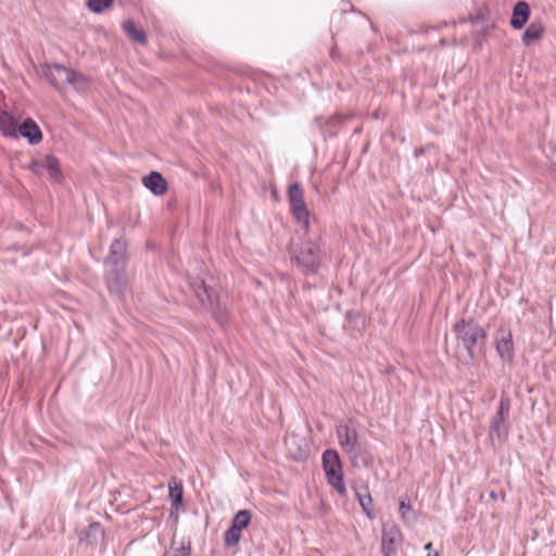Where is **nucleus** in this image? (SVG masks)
Segmentation results:
<instances>
[{"instance_id": "1", "label": "nucleus", "mask_w": 556, "mask_h": 556, "mask_svg": "<svg viewBox=\"0 0 556 556\" xmlns=\"http://www.w3.org/2000/svg\"><path fill=\"white\" fill-rule=\"evenodd\" d=\"M289 254L303 275H315L326 258V242L321 235L311 236L309 230H303L299 241H290Z\"/></svg>"}, {"instance_id": "2", "label": "nucleus", "mask_w": 556, "mask_h": 556, "mask_svg": "<svg viewBox=\"0 0 556 556\" xmlns=\"http://www.w3.org/2000/svg\"><path fill=\"white\" fill-rule=\"evenodd\" d=\"M452 330L455 334L457 346L463 348L471 361L483 353L488 333L475 318H463L456 321Z\"/></svg>"}, {"instance_id": "3", "label": "nucleus", "mask_w": 556, "mask_h": 556, "mask_svg": "<svg viewBox=\"0 0 556 556\" xmlns=\"http://www.w3.org/2000/svg\"><path fill=\"white\" fill-rule=\"evenodd\" d=\"M190 287L201 304L212 313L213 317L220 324L228 321L225 306L220 303L217 292L208 287L201 278L190 281Z\"/></svg>"}, {"instance_id": "4", "label": "nucleus", "mask_w": 556, "mask_h": 556, "mask_svg": "<svg viewBox=\"0 0 556 556\" xmlns=\"http://www.w3.org/2000/svg\"><path fill=\"white\" fill-rule=\"evenodd\" d=\"M290 213L303 230H309L311 212L304 198V190L300 182H292L287 191Z\"/></svg>"}, {"instance_id": "5", "label": "nucleus", "mask_w": 556, "mask_h": 556, "mask_svg": "<svg viewBox=\"0 0 556 556\" xmlns=\"http://www.w3.org/2000/svg\"><path fill=\"white\" fill-rule=\"evenodd\" d=\"M510 407V400L506 395H502L497 410L490 422L489 439L493 447H496V443H501L508 433Z\"/></svg>"}, {"instance_id": "6", "label": "nucleus", "mask_w": 556, "mask_h": 556, "mask_svg": "<svg viewBox=\"0 0 556 556\" xmlns=\"http://www.w3.org/2000/svg\"><path fill=\"white\" fill-rule=\"evenodd\" d=\"M323 467L327 482L341 495L346 488L343 481V469L339 454H323Z\"/></svg>"}, {"instance_id": "7", "label": "nucleus", "mask_w": 556, "mask_h": 556, "mask_svg": "<svg viewBox=\"0 0 556 556\" xmlns=\"http://www.w3.org/2000/svg\"><path fill=\"white\" fill-rule=\"evenodd\" d=\"M105 266L126 268L127 264V242L124 238L113 240L110 245V252L104 261Z\"/></svg>"}, {"instance_id": "8", "label": "nucleus", "mask_w": 556, "mask_h": 556, "mask_svg": "<svg viewBox=\"0 0 556 556\" xmlns=\"http://www.w3.org/2000/svg\"><path fill=\"white\" fill-rule=\"evenodd\" d=\"M45 77L54 88L61 89L71 83V79L74 77V71L55 63L48 66L45 71Z\"/></svg>"}, {"instance_id": "9", "label": "nucleus", "mask_w": 556, "mask_h": 556, "mask_svg": "<svg viewBox=\"0 0 556 556\" xmlns=\"http://www.w3.org/2000/svg\"><path fill=\"white\" fill-rule=\"evenodd\" d=\"M401 541L402 534L400 529L394 523H384L382 527L383 556H393Z\"/></svg>"}, {"instance_id": "10", "label": "nucleus", "mask_w": 556, "mask_h": 556, "mask_svg": "<svg viewBox=\"0 0 556 556\" xmlns=\"http://www.w3.org/2000/svg\"><path fill=\"white\" fill-rule=\"evenodd\" d=\"M9 122L13 131L18 127L21 136L27 139L29 144H38L42 140L41 130L33 118L24 119L21 125H17L16 119L13 117H10Z\"/></svg>"}, {"instance_id": "11", "label": "nucleus", "mask_w": 556, "mask_h": 556, "mask_svg": "<svg viewBox=\"0 0 556 556\" xmlns=\"http://www.w3.org/2000/svg\"><path fill=\"white\" fill-rule=\"evenodd\" d=\"M126 268L109 267L105 271V282L110 293L122 298L126 289V279L124 277Z\"/></svg>"}, {"instance_id": "12", "label": "nucleus", "mask_w": 556, "mask_h": 556, "mask_svg": "<svg viewBox=\"0 0 556 556\" xmlns=\"http://www.w3.org/2000/svg\"><path fill=\"white\" fill-rule=\"evenodd\" d=\"M496 337V352L502 361L510 362L514 358V342L508 329L500 328Z\"/></svg>"}, {"instance_id": "13", "label": "nucleus", "mask_w": 556, "mask_h": 556, "mask_svg": "<svg viewBox=\"0 0 556 556\" xmlns=\"http://www.w3.org/2000/svg\"><path fill=\"white\" fill-rule=\"evenodd\" d=\"M142 184L154 195H163L168 189L166 179L159 172H151L149 175L144 176Z\"/></svg>"}, {"instance_id": "14", "label": "nucleus", "mask_w": 556, "mask_h": 556, "mask_svg": "<svg viewBox=\"0 0 556 556\" xmlns=\"http://www.w3.org/2000/svg\"><path fill=\"white\" fill-rule=\"evenodd\" d=\"M530 16V7L526 1H518L513 9L510 26L514 29H521Z\"/></svg>"}, {"instance_id": "15", "label": "nucleus", "mask_w": 556, "mask_h": 556, "mask_svg": "<svg viewBox=\"0 0 556 556\" xmlns=\"http://www.w3.org/2000/svg\"><path fill=\"white\" fill-rule=\"evenodd\" d=\"M337 437L342 448H353L356 442V431L351 428L346 422H341L337 426Z\"/></svg>"}, {"instance_id": "16", "label": "nucleus", "mask_w": 556, "mask_h": 556, "mask_svg": "<svg viewBox=\"0 0 556 556\" xmlns=\"http://www.w3.org/2000/svg\"><path fill=\"white\" fill-rule=\"evenodd\" d=\"M545 27L544 24L541 21H533L529 24L527 29L525 30L522 35V43L525 46H530L534 41L539 40L543 34H544Z\"/></svg>"}, {"instance_id": "17", "label": "nucleus", "mask_w": 556, "mask_h": 556, "mask_svg": "<svg viewBox=\"0 0 556 556\" xmlns=\"http://www.w3.org/2000/svg\"><path fill=\"white\" fill-rule=\"evenodd\" d=\"M104 539V530L99 522H92L84 531L80 541H85L87 544L94 545L102 542Z\"/></svg>"}, {"instance_id": "18", "label": "nucleus", "mask_w": 556, "mask_h": 556, "mask_svg": "<svg viewBox=\"0 0 556 556\" xmlns=\"http://www.w3.org/2000/svg\"><path fill=\"white\" fill-rule=\"evenodd\" d=\"M45 169L48 170L49 177L53 182H60L63 174L60 167L59 160L53 154H48L43 159Z\"/></svg>"}, {"instance_id": "19", "label": "nucleus", "mask_w": 556, "mask_h": 556, "mask_svg": "<svg viewBox=\"0 0 556 556\" xmlns=\"http://www.w3.org/2000/svg\"><path fill=\"white\" fill-rule=\"evenodd\" d=\"M123 29L126 35L135 42H138L142 46L147 43V34L143 29H140L136 26L135 22L128 20L123 23Z\"/></svg>"}, {"instance_id": "20", "label": "nucleus", "mask_w": 556, "mask_h": 556, "mask_svg": "<svg viewBox=\"0 0 556 556\" xmlns=\"http://www.w3.org/2000/svg\"><path fill=\"white\" fill-rule=\"evenodd\" d=\"M356 497L362 506L363 510L369 518H374L372 514V498L367 486L356 491Z\"/></svg>"}, {"instance_id": "21", "label": "nucleus", "mask_w": 556, "mask_h": 556, "mask_svg": "<svg viewBox=\"0 0 556 556\" xmlns=\"http://www.w3.org/2000/svg\"><path fill=\"white\" fill-rule=\"evenodd\" d=\"M169 497L172 501V506L178 509L182 503L184 489L182 484L177 482L175 479L169 482Z\"/></svg>"}, {"instance_id": "22", "label": "nucleus", "mask_w": 556, "mask_h": 556, "mask_svg": "<svg viewBox=\"0 0 556 556\" xmlns=\"http://www.w3.org/2000/svg\"><path fill=\"white\" fill-rule=\"evenodd\" d=\"M251 517H252V514L250 510H248V509L239 510L235 515L230 527H232L239 531H242L243 529H245L249 526V523L251 521Z\"/></svg>"}, {"instance_id": "23", "label": "nucleus", "mask_w": 556, "mask_h": 556, "mask_svg": "<svg viewBox=\"0 0 556 556\" xmlns=\"http://www.w3.org/2000/svg\"><path fill=\"white\" fill-rule=\"evenodd\" d=\"M89 84L90 81L88 77L76 71H74V77L71 79V83H68V85H71L78 92L87 91Z\"/></svg>"}, {"instance_id": "24", "label": "nucleus", "mask_w": 556, "mask_h": 556, "mask_svg": "<svg viewBox=\"0 0 556 556\" xmlns=\"http://www.w3.org/2000/svg\"><path fill=\"white\" fill-rule=\"evenodd\" d=\"M191 545L190 542H180L178 546L173 542L170 551L166 552L164 556H190Z\"/></svg>"}, {"instance_id": "25", "label": "nucleus", "mask_w": 556, "mask_h": 556, "mask_svg": "<svg viewBox=\"0 0 556 556\" xmlns=\"http://www.w3.org/2000/svg\"><path fill=\"white\" fill-rule=\"evenodd\" d=\"M400 513L404 522L414 523L416 521V515L410 504L408 502L406 503L405 500H401L400 502Z\"/></svg>"}, {"instance_id": "26", "label": "nucleus", "mask_w": 556, "mask_h": 556, "mask_svg": "<svg viewBox=\"0 0 556 556\" xmlns=\"http://www.w3.org/2000/svg\"><path fill=\"white\" fill-rule=\"evenodd\" d=\"M240 539H241V531H239L232 527H229L226 530L225 535H224V542L227 547L237 545L239 543Z\"/></svg>"}, {"instance_id": "27", "label": "nucleus", "mask_w": 556, "mask_h": 556, "mask_svg": "<svg viewBox=\"0 0 556 556\" xmlns=\"http://www.w3.org/2000/svg\"><path fill=\"white\" fill-rule=\"evenodd\" d=\"M114 0H88L87 7L93 13H102L110 5H112Z\"/></svg>"}, {"instance_id": "28", "label": "nucleus", "mask_w": 556, "mask_h": 556, "mask_svg": "<svg viewBox=\"0 0 556 556\" xmlns=\"http://www.w3.org/2000/svg\"><path fill=\"white\" fill-rule=\"evenodd\" d=\"M29 170L36 175H40L45 169L43 160H33L28 166Z\"/></svg>"}, {"instance_id": "29", "label": "nucleus", "mask_w": 556, "mask_h": 556, "mask_svg": "<svg viewBox=\"0 0 556 556\" xmlns=\"http://www.w3.org/2000/svg\"><path fill=\"white\" fill-rule=\"evenodd\" d=\"M425 549H426V551H428V553H429V552H431V549H432V543H427V544L425 545Z\"/></svg>"}, {"instance_id": "30", "label": "nucleus", "mask_w": 556, "mask_h": 556, "mask_svg": "<svg viewBox=\"0 0 556 556\" xmlns=\"http://www.w3.org/2000/svg\"><path fill=\"white\" fill-rule=\"evenodd\" d=\"M427 556H439V553L438 552H433V553L429 552Z\"/></svg>"}, {"instance_id": "31", "label": "nucleus", "mask_w": 556, "mask_h": 556, "mask_svg": "<svg viewBox=\"0 0 556 556\" xmlns=\"http://www.w3.org/2000/svg\"><path fill=\"white\" fill-rule=\"evenodd\" d=\"M490 496H491L492 498H496V493H495L494 491H492V492H491V494H490Z\"/></svg>"}, {"instance_id": "32", "label": "nucleus", "mask_w": 556, "mask_h": 556, "mask_svg": "<svg viewBox=\"0 0 556 556\" xmlns=\"http://www.w3.org/2000/svg\"><path fill=\"white\" fill-rule=\"evenodd\" d=\"M301 455H302V454H300L299 456H294V459H295V460H302Z\"/></svg>"}, {"instance_id": "33", "label": "nucleus", "mask_w": 556, "mask_h": 556, "mask_svg": "<svg viewBox=\"0 0 556 556\" xmlns=\"http://www.w3.org/2000/svg\"><path fill=\"white\" fill-rule=\"evenodd\" d=\"M324 452L330 453V452H336V451L332 448H326Z\"/></svg>"}, {"instance_id": "34", "label": "nucleus", "mask_w": 556, "mask_h": 556, "mask_svg": "<svg viewBox=\"0 0 556 556\" xmlns=\"http://www.w3.org/2000/svg\"><path fill=\"white\" fill-rule=\"evenodd\" d=\"M421 153H422V149H419V150L416 151V155H419Z\"/></svg>"}, {"instance_id": "35", "label": "nucleus", "mask_w": 556, "mask_h": 556, "mask_svg": "<svg viewBox=\"0 0 556 556\" xmlns=\"http://www.w3.org/2000/svg\"><path fill=\"white\" fill-rule=\"evenodd\" d=\"M3 134L4 135H10L11 132L7 131L5 129H3Z\"/></svg>"}]
</instances>
